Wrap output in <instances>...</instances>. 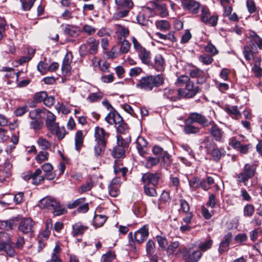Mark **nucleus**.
Instances as JSON below:
<instances>
[{"mask_svg":"<svg viewBox=\"0 0 262 262\" xmlns=\"http://www.w3.org/2000/svg\"><path fill=\"white\" fill-rule=\"evenodd\" d=\"M210 121L205 116L198 113H190L187 120L189 123H198L204 127H208Z\"/></svg>","mask_w":262,"mask_h":262,"instance_id":"nucleus-11","label":"nucleus"},{"mask_svg":"<svg viewBox=\"0 0 262 262\" xmlns=\"http://www.w3.org/2000/svg\"><path fill=\"white\" fill-rule=\"evenodd\" d=\"M225 110L232 118H236L240 116L239 111L235 106H227L225 107Z\"/></svg>","mask_w":262,"mask_h":262,"instance_id":"nucleus-43","label":"nucleus"},{"mask_svg":"<svg viewBox=\"0 0 262 262\" xmlns=\"http://www.w3.org/2000/svg\"><path fill=\"white\" fill-rule=\"evenodd\" d=\"M118 132L120 134H125L128 129L127 124L124 122L122 118L121 117V120L119 121V123H116L115 124Z\"/></svg>","mask_w":262,"mask_h":262,"instance_id":"nucleus-41","label":"nucleus"},{"mask_svg":"<svg viewBox=\"0 0 262 262\" xmlns=\"http://www.w3.org/2000/svg\"><path fill=\"white\" fill-rule=\"evenodd\" d=\"M190 78L186 75H182L177 79V84L179 86H182L183 84L186 85L187 83L190 81Z\"/></svg>","mask_w":262,"mask_h":262,"instance_id":"nucleus-63","label":"nucleus"},{"mask_svg":"<svg viewBox=\"0 0 262 262\" xmlns=\"http://www.w3.org/2000/svg\"><path fill=\"white\" fill-rule=\"evenodd\" d=\"M105 120L109 124L113 125L116 123H119V121L121 120V117L118 113L113 110V111H110L105 117Z\"/></svg>","mask_w":262,"mask_h":262,"instance_id":"nucleus-24","label":"nucleus"},{"mask_svg":"<svg viewBox=\"0 0 262 262\" xmlns=\"http://www.w3.org/2000/svg\"><path fill=\"white\" fill-rule=\"evenodd\" d=\"M163 83V79L160 75L154 77L149 76L143 77L140 80V83L136 84L137 88H140L146 91H151L154 87H157Z\"/></svg>","mask_w":262,"mask_h":262,"instance_id":"nucleus-2","label":"nucleus"},{"mask_svg":"<svg viewBox=\"0 0 262 262\" xmlns=\"http://www.w3.org/2000/svg\"><path fill=\"white\" fill-rule=\"evenodd\" d=\"M131 138L129 136L123 137L119 135L117 136V145L120 146H122L124 148L128 147Z\"/></svg>","mask_w":262,"mask_h":262,"instance_id":"nucleus-38","label":"nucleus"},{"mask_svg":"<svg viewBox=\"0 0 262 262\" xmlns=\"http://www.w3.org/2000/svg\"><path fill=\"white\" fill-rule=\"evenodd\" d=\"M260 235H262V229L260 228L255 229L249 233L250 238L253 242L255 241Z\"/></svg>","mask_w":262,"mask_h":262,"instance_id":"nucleus-59","label":"nucleus"},{"mask_svg":"<svg viewBox=\"0 0 262 262\" xmlns=\"http://www.w3.org/2000/svg\"><path fill=\"white\" fill-rule=\"evenodd\" d=\"M160 178V173L150 172L143 174L142 177V181L144 183L151 184L154 186L158 184Z\"/></svg>","mask_w":262,"mask_h":262,"instance_id":"nucleus-16","label":"nucleus"},{"mask_svg":"<svg viewBox=\"0 0 262 262\" xmlns=\"http://www.w3.org/2000/svg\"><path fill=\"white\" fill-rule=\"evenodd\" d=\"M43 123L41 119L31 120L30 122V127L35 131H38L41 129Z\"/></svg>","mask_w":262,"mask_h":262,"instance_id":"nucleus-46","label":"nucleus"},{"mask_svg":"<svg viewBox=\"0 0 262 262\" xmlns=\"http://www.w3.org/2000/svg\"><path fill=\"white\" fill-rule=\"evenodd\" d=\"M248 39L247 42V60L250 59L254 54L257 52V48H262V38L254 31H249Z\"/></svg>","mask_w":262,"mask_h":262,"instance_id":"nucleus-1","label":"nucleus"},{"mask_svg":"<svg viewBox=\"0 0 262 262\" xmlns=\"http://www.w3.org/2000/svg\"><path fill=\"white\" fill-rule=\"evenodd\" d=\"M99 41L94 37L88 38L85 43L81 45L79 52L81 55H86L88 53L95 55L98 50Z\"/></svg>","mask_w":262,"mask_h":262,"instance_id":"nucleus-4","label":"nucleus"},{"mask_svg":"<svg viewBox=\"0 0 262 262\" xmlns=\"http://www.w3.org/2000/svg\"><path fill=\"white\" fill-rule=\"evenodd\" d=\"M200 130L199 127L191 124H186L184 127V131L187 134H196Z\"/></svg>","mask_w":262,"mask_h":262,"instance_id":"nucleus-55","label":"nucleus"},{"mask_svg":"<svg viewBox=\"0 0 262 262\" xmlns=\"http://www.w3.org/2000/svg\"><path fill=\"white\" fill-rule=\"evenodd\" d=\"M213 244V240L209 237L205 241L201 242L198 245V248L201 252H205L210 249Z\"/></svg>","mask_w":262,"mask_h":262,"instance_id":"nucleus-36","label":"nucleus"},{"mask_svg":"<svg viewBox=\"0 0 262 262\" xmlns=\"http://www.w3.org/2000/svg\"><path fill=\"white\" fill-rule=\"evenodd\" d=\"M107 217L102 214H96L93 219V225L96 228L102 227L105 223Z\"/></svg>","mask_w":262,"mask_h":262,"instance_id":"nucleus-35","label":"nucleus"},{"mask_svg":"<svg viewBox=\"0 0 262 262\" xmlns=\"http://www.w3.org/2000/svg\"><path fill=\"white\" fill-rule=\"evenodd\" d=\"M201 20L205 24L210 25L215 27L217 23L218 17L217 15H211V12L207 6H201Z\"/></svg>","mask_w":262,"mask_h":262,"instance_id":"nucleus-5","label":"nucleus"},{"mask_svg":"<svg viewBox=\"0 0 262 262\" xmlns=\"http://www.w3.org/2000/svg\"><path fill=\"white\" fill-rule=\"evenodd\" d=\"M72 234L74 236L82 235L88 229L87 226L83 225L81 222H77L72 226Z\"/></svg>","mask_w":262,"mask_h":262,"instance_id":"nucleus-25","label":"nucleus"},{"mask_svg":"<svg viewBox=\"0 0 262 262\" xmlns=\"http://www.w3.org/2000/svg\"><path fill=\"white\" fill-rule=\"evenodd\" d=\"M210 126L208 132L216 141H222L224 135V132L213 120H210L208 126Z\"/></svg>","mask_w":262,"mask_h":262,"instance_id":"nucleus-10","label":"nucleus"},{"mask_svg":"<svg viewBox=\"0 0 262 262\" xmlns=\"http://www.w3.org/2000/svg\"><path fill=\"white\" fill-rule=\"evenodd\" d=\"M43 115H47L46 124L49 130H53L58 123L55 122L56 116L51 112L46 110V113Z\"/></svg>","mask_w":262,"mask_h":262,"instance_id":"nucleus-22","label":"nucleus"},{"mask_svg":"<svg viewBox=\"0 0 262 262\" xmlns=\"http://www.w3.org/2000/svg\"><path fill=\"white\" fill-rule=\"evenodd\" d=\"M46 113V110L45 108H35L30 112L29 117L31 120L41 119L43 117L42 114Z\"/></svg>","mask_w":262,"mask_h":262,"instance_id":"nucleus-32","label":"nucleus"},{"mask_svg":"<svg viewBox=\"0 0 262 262\" xmlns=\"http://www.w3.org/2000/svg\"><path fill=\"white\" fill-rule=\"evenodd\" d=\"M38 206L41 208H48L52 210L59 208L60 203L54 199L47 197L39 201Z\"/></svg>","mask_w":262,"mask_h":262,"instance_id":"nucleus-14","label":"nucleus"},{"mask_svg":"<svg viewBox=\"0 0 262 262\" xmlns=\"http://www.w3.org/2000/svg\"><path fill=\"white\" fill-rule=\"evenodd\" d=\"M183 8L193 14H198L199 8H201L200 4L194 0H183Z\"/></svg>","mask_w":262,"mask_h":262,"instance_id":"nucleus-15","label":"nucleus"},{"mask_svg":"<svg viewBox=\"0 0 262 262\" xmlns=\"http://www.w3.org/2000/svg\"><path fill=\"white\" fill-rule=\"evenodd\" d=\"M49 158V153L46 151H40L35 157V160L38 163H41L48 160Z\"/></svg>","mask_w":262,"mask_h":262,"instance_id":"nucleus-49","label":"nucleus"},{"mask_svg":"<svg viewBox=\"0 0 262 262\" xmlns=\"http://www.w3.org/2000/svg\"><path fill=\"white\" fill-rule=\"evenodd\" d=\"M82 31L88 35H91L96 32V28L89 25H84L82 29Z\"/></svg>","mask_w":262,"mask_h":262,"instance_id":"nucleus-60","label":"nucleus"},{"mask_svg":"<svg viewBox=\"0 0 262 262\" xmlns=\"http://www.w3.org/2000/svg\"><path fill=\"white\" fill-rule=\"evenodd\" d=\"M124 147L119 145L116 146L112 151V155L115 158H121L124 157L125 154Z\"/></svg>","mask_w":262,"mask_h":262,"instance_id":"nucleus-40","label":"nucleus"},{"mask_svg":"<svg viewBox=\"0 0 262 262\" xmlns=\"http://www.w3.org/2000/svg\"><path fill=\"white\" fill-rule=\"evenodd\" d=\"M61 251L60 247L59 245H56L54 247L53 252L51 254V260H57V261H61L59 257L60 253Z\"/></svg>","mask_w":262,"mask_h":262,"instance_id":"nucleus-50","label":"nucleus"},{"mask_svg":"<svg viewBox=\"0 0 262 262\" xmlns=\"http://www.w3.org/2000/svg\"><path fill=\"white\" fill-rule=\"evenodd\" d=\"M117 180L114 179L108 186L109 194L113 197H116L119 194L120 185Z\"/></svg>","mask_w":262,"mask_h":262,"instance_id":"nucleus-30","label":"nucleus"},{"mask_svg":"<svg viewBox=\"0 0 262 262\" xmlns=\"http://www.w3.org/2000/svg\"><path fill=\"white\" fill-rule=\"evenodd\" d=\"M52 132H54L55 135H56L58 140L62 139L66 134V131L63 127H60L58 125H57L53 130H51Z\"/></svg>","mask_w":262,"mask_h":262,"instance_id":"nucleus-44","label":"nucleus"},{"mask_svg":"<svg viewBox=\"0 0 262 262\" xmlns=\"http://www.w3.org/2000/svg\"><path fill=\"white\" fill-rule=\"evenodd\" d=\"M164 95L169 100L175 101L178 99L182 98V97L179 94V90L176 91L172 89L166 90Z\"/></svg>","mask_w":262,"mask_h":262,"instance_id":"nucleus-33","label":"nucleus"},{"mask_svg":"<svg viewBox=\"0 0 262 262\" xmlns=\"http://www.w3.org/2000/svg\"><path fill=\"white\" fill-rule=\"evenodd\" d=\"M199 91L198 87L194 86L193 83L190 81L185 85V89H179V94L182 98H191Z\"/></svg>","mask_w":262,"mask_h":262,"instance_id":"nucleus-8","label":"nucleus"},{"mask_svg":"<svg viewBox=\"0 0 262 262\" xmlns=\"http://www.w3.org/2000/svg\"><path fill=\"white\" fill-rule=\"evenodd\" d=\"M119 42L120 43V52L121 53H127L130 49V44L129 42L125 39H123L121 41Z\"/></svg>","mask_w":262,"mask_h":262,"instance_id":"nucleus-53","label":"nucleus"},{"mask_svg":"<svg viewBox=\"0 0 262 262\" xmlns=\"http://www.w3.org/2000/svg\"><path fill=\"white\" fill-rule=\"evenodd\" d=\"M132 41L134 48L142 63L145 64H149L150 61V52L143 47L135 37L132 38Z\"/></svg>","mask_w":262,"mask_h":262,"instance_id":"nucleus-6","label":"nucleus"},{"mask_svg":"<svg viewBox=\"0 0 262 262\" xmlns=\"http://www.w3.org/2000/svg\"><path fill=\"white\" fill-rule=\"evenodd\" d=\"M93 187V183L92 182H88L85 184L82 185L78 188V192L80 193H83L86 191L90 190Z\"/></svg>","mask_w":262,"mask_h":262,"instance_id":"nucleus-58","label":"nucleus"},{"mask_svg":"<svg viewBox=\"0 0 262 262\" xmlns=\"http://www.w3.org/2000/svg\"><path fill=\"white\" fill-rule=\"evenodd\" d=\"M229 144L234 148H239V151L241 153H246L245 146L241 145L240 142L235 140L234 138H231L230 140Z\"/></svg>","mask_w":262,"mask_h":262,"instance_id":"nucleus-47","label":"nucleus"},{"mask_svg":"<svg viewBox=\"0 0 262 262\" xmlns=\"http://www.w3.org/2000/svg\"><path fill=\"white\" fill-rule=\"evenodd\" d=\"M12 244L10 235L3 231H0V251H4L10 257H14L16 253L12 247Z\"/></svg>","mask_w":262,"mask_h":262,"instance_id":"nucleus-3","label":"nucleus"},{"mask_svg":"<svg viewBox=\"0 0 262 262\" xmlns=\"http://www.w3.org/2000/svg\"><path fill=\"white\" fill-rule=\"evenodd\" d=\"M52 228V223L51 220L46 222V227L45 230L39 234V238L41 239H47L50 234V230Z\"/></svg>","mask_w":262,"mask_h":262,"instance_id":"nucleus-39","label":"nucleus"},{"mask_svg":"<svg viewBox=\"0 0 262 262\" xmlns=\"http://www.w3.org/2000/svg\"><path fill=\"white\" fill-rule=\"evenodd\" d=\"M35 223L30 218H24L18 227L19 231L24 234H32L34 232Z\"/></svg>","mask_w":262,"mask_h":262,"instance_id":"nucleus-9","label":"nucleus"},{"mask_svg":"<svg viewBox=\"0 0 262 262\" xmlns=\"http://www.w3.org/2000/svg\"><path fill=\"white\" fill-rule=\"evenodd\" d=\"M73 55L71 52H67L63 59L62 66H70L72 63Z\"/></svg>","mask_w":262,"mask_h":262,"instance_id":"nucleus-62","label":"nucleus"},{"mask_svg":"<svg viewBox=\"0 0 262 262\" xmlns=\"http://www.w3.org/2000/svg\"><path fill=\"white\" fill-rule=\"evenodd\" d=\"M36 0H20L24 11H29L32 7Z\"/></svg>","mask_w":262,"mask_h":262,"instance_id":"nucleus-51","label":"nucleus"},{"mask_svg":"<svg viewBox=\"0 0 262 262\" xmlns=\"http://www.w3.org/2000/svg\"><path fill=\"white\" fill-rule=\"evenodd\" d=\"M148 236V230L144 226L134 233V240L136 243L140 244L143 242Z\"/></svg>","mask_w":262,"mask_h":262,"instance_id":"nucleus-18","label":"nucleus"},{"mask_svg":"<svg viewBox=\"0 0 262 262\" xmlns=\"http://www.w3.org/2000/svg\"><path fill=\"white\" fill-rule=\"evenodd\" d=\"M129 12L127 10H120L114 13L113 16V19L114 20H119L122 18L125 17L128 15Z\"/></svg>","mask_w":262,"mask_h":262,"instance_id":"nucleus-57","label":"nucleus"},{"mask_svg":"<svg viewBox=\"0 0 262 262\" xmlns=\"http://www.w3.org/2000/svg\"><path fill=\"white\" fill-rule=\"evenodd\" d=\"M247 8L250 13L253 14L252 17L255 20L259 19L258 10L254 2L252 0L247 1Z\"/></svg>","mask_w":262,"mask_h":262,"instance_id":"nucleus-28","label":"nucleus"},{"mask_svg":"<svg viewBox=\"0 0 262 262\" xmlns=\"http://www.w3.org/2000/svg\"><path fill=\"white\" fill-rule=\"evenodd\" d=\"M47 93L45 91L40 92L35 94L34 98L37 102H43L47 97Z\"/></svg>","mask_w":262,"mask_h":262,"instance_id":"nucleus-64","label":"nucleus"},{"mask_svg":"<svg viewBox=\"0 0 262 262\" xmlns=\"http://www.w3.org/2000/svg\"><path fill=\"white\" fill-rule=\"evenodd\" d=\"M85 201L84 198H79L75 200L73 202L69 203L68 205V207L69 209H73L77 207L78 205L82 204Z\"/></svg>","mask_w":262,"mask_h":262,"instance_id":"nucleus-61","label":"nucleus"},{"mask_svg":"<svg viewBox=\"0 0 262 262\" xmlns=\"http://www.w3.org/2000/svg\"><path fill=\"white\" fill-rule=\"evenodd\" d=\"M153 9L155 12H151V16H154L156 13L159 14L161 17H165L168 15L166 6L163 4H160L154 2Z\"/></svg>","mask_w":262,"mask_h":262,"instance_id":"nucleus-19","label":"nucleus"},{"mask_svg":"<svg viewBox=\"0 0 262 262\" xmlns=\"http://www.w3.org/2000/svg\"><path fill=\"white\" fill-rule=\"evenodd\" d=\"M103 94L102 93L99 92L91 94L88 97V99L90 102H94L99 101L102 98Z\"/></svg>","mask_w":262,"mask_h":262,"instance_id":"nucleus-54","label":"nucleus"},{"mask_svg":"<svg viewBox=\"0 0 262 262\" xmlns=\"http://www.w3.org/2000/svg\"><path fill=\"white\" fill-rule=\"evenodd\" d=\"M94 137L95 142L106 143L109 134L104 128L96 126L95 128Z\"/></svg>","mask_w":262,"mask_h":262,"instance_id":"nucleus-17","label":"nucleus"},{"mask_svg":"<svg viewBox=\"0 0 262 262\" xmlns=\"http://www.w3.org/2000/svg\"><path fill=\"white\" fill-rule=\"evenodd\" d=\"M41 168L42 170L45 172L44 179L46 178L48 180H53L56 176L55 173L53 171V167L49 163H46L43 164Z\"/></svg>","mask_w":262,"mask_h":262,"instance_id":"nucleus-23","label":"nucleus"},{"mask_svg":"<svg viewBox=\"0 0 262 262\" xmlns=\"http://www.w3.org/2000/svg\"><path fill=\"white\" fill-rule=\"evenodd\" d=\"M156 26L158 29L162 31H167L169 30L170 27L169 23L165 20H161L156 21Z\"/></svg>","mask_w":262,"mask_h":262,"instance_id":"nucleus-52","label":"nucleus"},{"mask_svg":"<svg viewBox=\"0 0 262 262\" xmlns=\"http://www.w3.org/2000/svg\"><path fill=\"white\" fill-rule=\"evenodd\" d=\"M84 136L82 130L76 132L75 139V147L77 150H80L83 145Z\"/></svg>","mask_w":262,"mask_h":262,"instance_id":"nucleus-37","label":"nucleus"},{"mask_svg":"<svg viewBox=\"0 0 262 262\" xmlns=\"http://www.w3.org/2000/svg\"><path fill=\"white\" fill-rule=\"evenodd\" d=\"M232 234L228 233L224 237V240L220 243L219 251L220 253L227 251L231 241Z\"/></svg>","mask_w":262,"mask_h":262,"instance_id":"nucleus-27","label":"nucleus"},{"mask_svg":"<svg viewBox=\"0 0 262 262\" xmlns=\"http://www.w3.org/2000/svg\"><path fill=\"white\" fill-rule=\"evenodd\" d=\"M41 172V170L38 168L33 173L28 172L26 174L23 176V178L26 181L31 179L32 184L35 185H37L44 181V177L40 176Z\"/></svg>","mask_w":262,"mask_h":262,"instance_id":"nucleus-13","label":"nucleus"},{"mask_svg":"<svg viewBox=\"0 0 262 262\" xmlns=\"http://www.w3.org/2000/svg\"><path fill=\"white\" fill-rule=\"evenodd\" d=\"M116 33L117 34L118 39L119 41H121L123 39L122 37L125 38L129 35V30L127 28L120 25L116 26Z\"/></svg>","mask_w":262,"mask_h":262,"instance_id":"nucleus-29","label":"nucleus"},{"mask_svg":"<svg viewBox=\"0 0 262 262\" xmlns=\"http://www.w3.org/2000/svg\"><path fill=\"white\" fill-rule=\"evenodd\" d=\"M207 152L211 155L213 160L218 161L221 157L224 155L222 149L217 148L216 145L213 142H209L206 145Z\"/></svg>","mask_w":262,"mask_h":262,"instance_id":"nucleus-12","label":"nucleus"},{"mask_svg":"<svg viewBox=\"0 0 262 262\" xmlns=\"http://www.w3.org/2000/svg\"><path fill=\"white\" fill-rule=\"evenodd\" d=\"M106 144V143L96 142L94 150L95 156L96 157L99 158L101 156L105 149Z\"/></svg>","mask_w":262,"mask_h":262,"instance_id":"nucleus-34","label":"nucleus"},{"mask_svg":"<svg viewBox=\"0 0 262 262\" xmlns=\"http://www.w3.org/2000/svg\"><path fill=\"white\" fill-rule=\"evenodd\" d=\"M37 143L38 146L43 150H46L50 148L51 146V143L42 137H40L38 139Z\"/></svg>","mask_w":262,"mask_h":262,"instance_id":"nucleus-42","label":"nucleus"},{"mask_svg":"<svg viewBox=\"0 0 262 262\" xmlns=\"http://www.w3.org/2000/svg\"><path fill=\"white\" fill-rule=\"evenodd\" d=\"M159 158L149 156L146 158L145 166L147 168H150L153 166L157 165L159 163Z\"/></svg>","mask_w":262,"mask_h":262,"instance_id":"nucleus-45","label":"nucleus"},{"mask_svg":"<svg viewBox=\"0 0 262 262\" xmlns=\"http://www.w3.org/2000/svg\"><path fill=\"white\" fill-rule=\"evenodd\" d=\"M115 3L118 10L129 11L133 8L134 4L132 0H115Z\"/></svg>","mask_w":262,"mask_h":262,"instance_id":"nucleus-21","label":"nucleus"},{"mask_svg":"<svg viewBox=\"0 0 262 262\" xmlns=\"http://www.w3.org/2000/svg\"><path fill=\"white\" fill-rule=\"evenodd\" d=\"M189 74L191 78H197L198 82L201 84L203 83L207 77V74L198 68L191 70Z\"/></svg>","mask_w":262,"mask_h":262,"instance_id":"nucleus-20","label":"nucleus"},{"mask_svg":"<svg viewBox=\"0 0 262 262\" xmlns=\"http://www.w3.org/2000/svg\"><path fill=\"white\" fill-rule=\"evenodd\" d=\"M156 35L162 39H168L171 41H176V37L173 32H170L167 34H162L161 33L158 32L156 33Z\"/></svg>","mask_w":262,"mask_h":262,"instance_id":"nucleus-56","label":"nucleus"},{"mask_svg":"<svg viewBox=\"0 0 262 262\" xmlns=\"http://www.w3.org/2000/svg\"><path fill=\"white\" fill-rule=\"evenodd\" d=\"M116 255L113 251H109L103 254L101 256V262H112L115 258Z\"/></svg>","mask_w":262,"mask_h":262,"instance_id":"nucleus-48","label":"nucleus"},{"mask_svg":"<svg viewBox=\"0 0 262 262\" xmlns=\"http://www.w3.org/2000/svg\"><path fill=\"white\" fill-rule=\"evenodd\" d=\"M179 252L183 254L186 260L185 262H198L202 256V253L200 251H193L191 248L180 249Z\"/></svg>","mask_w":262,"mask_h":262,"instance_id":"nucleus-7","label":"nucleus"},{"mask_svg":"<svg viewBox=\"0 0 262 262\" xmlns=\"http://www.w3.org/2000/svg\"><path fill=\"white\" fill-rule=\"evenodd\" d=\"M136 143L137 148L139 154L141 156H144L146 154V151L144 148L147 145V142L144 138L142 137H138L136 140Z\"/></svg>","mask_w":262,"mask_h":262,"instance_id":"nucleus-26","label":"nucleus"},{"mask_svg":"<svg viewBox=\"0 0 262 262\" xmlns=\"http://www.w3.org/2000/svg\"><path fill=\"white\" fill-rule=\"evenodd\" d=\"M63 31L65 34L72 37H76L78 36L79 34V29L78 27L69 24L65 25Z\"/></svg>","mask_w":262,"mask_h":262,"instance_id":"nucleus-31","label":"nucleus"}]
</instances>
